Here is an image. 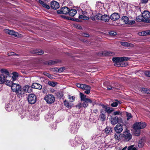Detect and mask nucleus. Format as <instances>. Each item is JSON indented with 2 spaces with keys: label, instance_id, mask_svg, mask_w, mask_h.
<instances>
[{
  "label": "nucleus",
  "instance_id": "nucleus-49",
  "mask_svg": "<svg viewBox=\"0 0 150 150\" xmlns=\"http://www.w3.org/2000/svg\"><path fill=\"white\" fill-rule=\"evenodd\" d=\"M120 67H123L126 66L128 64L127 63L122 62L120 63Z\"/></svg>",
  "mask_w": 150,
  "mask_h": 150
},
{
  "label": "nucleus",
  "instance_id": "nucleus-23",
  "mask_svg": "<svg viewBox=\"0 0 150 150\" xmlns=\"http://www.w3.org/2000/svg\"><path fill=\"white\" fill-rule=\"evenodd\" d=\"M32 88L38 89H41L42 88V86L40 84L37 83H34L32 84L31 86Z\"/></svg>",
  "mask_w": 150,
  "mask_h": 150
},
{
  "label": "nucleus",
  "instance_id": "nucleus-1",
  "mask_svg": "<svg viewBox=\"0 0 150 150\" xmlns=\"http://www.w3.org/2000/svg\"><path fill=\"white\" fill-rule=\"evenodd\" d=\"M80 96L81 103H79L77 106L80 108L81 107L86 108L88 105V103H92L93 104L95 103L94 100L86 98V96L82 93H80Z\"/></svg>",
  "mask_w": 150,
  "mask_h": 150
},
{
  "label": "nucleus",
  "instance_id": "nucleus-48",
  "mask_svg": "<svg viewBox=\"0 0 150 150\" xmlns=\"http://www.w3.org/2000/svg\"><path fill=\"white\" fill-rule=\"evenodd\" d=\"M118 105V102L116 101L113 102L111 105V106L113 107H116Z\"/></svg>",
  "mask_w": 150,
  "mask_h": 150
},
{
  "label": "nucleus",
  "instance_id": "nucleus-24",
  "mask_svg": "<svg viewBox=\"0 0 150 150\" xmlns=\"http://www.w3.org/2000/svg\"><path fill=\"white\" fill-rule=\"evenodd\" d=\"M11 78H7L6 77L5 81V84L8 86H11L12 84L13 83H12L13 81H11Z\"/></svg>",
  "mask_w": 150,
  "mask_h": 150
},
{
  "label": "nucleus",
  "instance_id": "nucleus-16",
  "mask_svg": "<svg viewBox=\"0 0 150 150\" xmlns=\"http://www.w3.org/2000/svg\"><path fill=\"white\" fill-rule=\"evenodd\" d=\"M100 114L99 115L100 119L102 121H104L106 118V116L105 115V112L103 109H101L100 111Z\"/></svg>",
  "mask_w": 150,
  "mask_h": 150
},
{
  "label": "nucleus",
  "instance_id": "nucleus-26",
  "mask_svg": "<svg viewBox=\"0 0 150 150\" xmlns=\"http://www.w3.org/2000/svg\"><path fill=\"white\" fill-rule=\"evenodd\" d=\"M77 13V11L76 10L74 9H71L69 10V12L68 13L69 15L71 16H74Z\"/></svg>",
  "mask_w": 150,
  "mask_h": 150
},
{
  "label": "nucleus",
  "instance_id": "nucleus-32",
  "mask_svg": "<svg viewBox=\"0 0 150 150\" xmlns=\"http://www.w3.org/2000/svg\"><path fill=\"white\" fill-rule=\"evenodd\" d=\"M144 139H141L139 140V142L138 143V146L139 148H142V147L144 144Z\"/></svg>",
  "mask_w": 150,
  "mask_h": 150
},
{
  "label": "nucleus",
  "instance_id": "nucleus-44",
  "mask_svg": "<svg viewBox=\"0 0 150 150\" xmlns=\"http://www.w3.org/2000/svg\"><path fill=\"white\" fill-rule=\"evenodd\" d=\"M103 6V5L102 3L100 2H98L97 3L96 7L97 9H98L100 8V7H102Z\"/></svg>",
  "mask_w": 150,
  "mask_h": 150
},
{
  "label": "nucleus",
  "instance_id": "nucleus-14",
  "mask_svg": "<svg viewBox=\"0 0 150 150\" xmlns=\"http://www.w3.org/2000/svg\"><path fill=\"white\" fill-rule=\"evenodd\" d=\"M123 125L120 124L118 123L115 126V131L116 132L120 133L123 130Z\"/></svg>",
  "mask_w": 150,
  "mask_h": 150
},
{
  "label": "nucleus",
  "instance_id": "nucleus-41",
  "mask_svg": "<svg viewBox=\"0 0 150 150\" xmlns=\"http://www.w3.org/2000/svg\"><path fill=\"white\" fill-rule=\"evenodd\" d=\"M68 98L69 99L70 101L72 102H73L75 98V97L73 96L70 95H68Z\"/></svg>",
  "mask_w": 150,
  "mask_h": 150
},
{
  "label": "nucleus",
  "instance_id": "nucleus-52",
  "mask_svg": "<svg viewBox=\"0 0 150 150\" xmlns=\"http://www.w3.org/2000/svg\"><path fill=\"white\" fill-rule=\"evenodd\" d=\"M107 89L108 90H112L114 91H115L116 89L114 87L109 86L107 88Z\"/></svg>",
  "mask_w": 150,
  "mask_h": 150
},
{
  "label": "nucleus",
  "instance_id": "nucleus-61",
  "mask_svg": "<svg viewBox=\"0 0 150 150\" xmlns=\"http://www.w3.org/2000/svg\"><path fill=\"white\" fill-rule=\"evenodd\" d=\"M118 134H115V138L116 139L119 140V138L118 136Z\"/></svg>",
  "mask_w": 150,
  "mask_h": 150
},
{
  "label": "nucleus",
  "instance_id": "nucleus-15",
  "mask_svg": "<svg viewBox=\"0 0 150 150\" xmlns=\"http://www.w3.org/2000/svg\"><path fill=\"white\" fill-rule=\"evenodd\" d=\"M120 17V16L119 14L117 13H112L110 17V18L112 20L115 21L118 19Z\"/></svg>",
  "mask_w": 150,
  "mask_h": 150
},
{
  "label": "nucleus",
  "instance_id": "nucleus-20",
  "mask_svg": "<svg viewBox=\"0 0 150 150\" xmlns=\"http://www.w3.org/2000/svg\"><path fill=\"white\" fill-rule=\"evenodd\" d=\"M32 87L30 86L26 85L23 87V90L25 92L30 93L32 91Z\"/></svg>",
  "mask_w": 150,
  "mask_h": 150
},
{
  "label": "nucleus",
  "instance_id": "nucleus-31",
  "mask_svg": "<svg viewBox=\"0 0 150 150\" xmlns=\"http://www.w3.org/2000/svg\"><path fill=\"white\" fill-rule=\"evenodd\" d=\"M18 74L16 72H13V76L12 77H11V78L13 79V81H14L18 77Z\"/></svg>",
  "mask_w": 150,
  "mask_h": 150
},
{
  "label": "nucleus",
  "instance_id": "nucleus-22",
  "mask_svg": "<svg viewBox=\"0 0 150 150\" xmlns=\"http://www.w3.org/2000/svg\"><path fill=\"white\" fill-rule=\"evenodd\" d=\"M1 72L2 74H5L7 78H11L9 74L8 71L6 69H3L1 70Z\"/></svg>",
  "mask_w": 150,
  "mask_h": 150
},
{
  "label": "nucleus",
  "instance_id": "nucleus-60",
  "mask_svg": "<svg viewBox=\"0 0 150 150\" xmlns=\"http://www.w3.org/2000/svg\"><path fill=\"white\" fill-rule=\"evenodd\" d=\"M102 107L104 109H105V111L106 110V109L108 107L106 105H102Z\"/></svg>",
  "mask_w": 150,
  "mask_h": 150
},
{
  "label": "nucleus",
  "instance_id": "nucleus-47",
  "mask_svg": "<svg viewBox=\"0 0 150 150\" xmlns=\"http://www.w3.org/2000/svg\"><path fill=\"white\" fill-rule=\"evenodd\" d=\"M88 147V146H87L86 143L84 144L81 146V149L82 150H84Z\"/></svg>",
  "mask_w": 150,
  "mask_h": 150
},
{
  "label": "nucleus",
  "instance_id": "nucleus-34",
  "mask_svg": "<svg viewBox=\"0 0 150 150\" xmlns=\"http://www.w3.org/2000/svg\"><path fill=\"white\" fill-rule=\"evenodd\" d=\"M79 19H83L85 20H88L89 19V17L84 16L83 15H79Z\"/></svg>",
  "mask_w": 150,
  "mask_h": 150
},
{
  "label": "nucleus",
  "instance_id": "nucleus-33",
  "mask_svg": "<svg viewBox=\"0 0 150 150\" xmlns=\"http://www.w3.org/2000/svg\"><path fill=\"white\" fill-rule=\"evenodd\" d=\"M113 54V53L111 52L107 51H104L103 54V55L105 56H111Z\"/></svg>",
  "mask_w": 150,
  "mask_h": 150
},
{
  "label": "nucleus",
  "instance_id": "nucleus-25",
  "mask_svg": "<svg viewBox=\"0 0 150 150\" xmlns=\"http://www.w3.org/2000/svg\"><path fill=\"white\" fill-rule=\"evenodd\" d=\"M5 109L7 111L10 112L13 110V107L11 104L8 103L6 105Z\"/></svg>",
  "mask_w": 150,
  "mask_h": 150
},
{
  "label": "nucleus",
  "instance_id": "nucleus-43",
  "mask_svg": "<svg viewBox=\"0 0 150 150\" xmlns=\"http://www.w3.org/2000/svg\"><path fill=\"white\" fill-rule=\"evenodd\" d=\"M134 134L136 136H138L140 134V129H137L136 130L134 129Z\"/></svg>",
  "mask_w": 150,
  "mask_h": 150
},
{
  "label": "nucleus",
  "instance_id": "nucleus-7",
  "mask_svg": "<svg viewBox=\"0 0 150 150\" xmlns=\"http://www.w3.org/2000/svg\"><path fill=\"white\" fill-rule=\"evenodd\" d=\"M75 143H73L74 142L73 141L71 140L70 141V142L72 146H75L77 144L82 143L83 142V139L81 137L77 136L75 138Z\"/></svg>",
  "mask_w": 150,
  "mask_h": 150
},
{
  "label": "nucleus",
  "instance_id": "nucleus-28",
  "mask_svg": "<svg viewBox=\"0 0 150 150\" xmlns=\"http://www.w3.org/2000/svg\"><path fill=\"white\" fill-rule=\"evenodd\" d=\"M6 76L4 74L0 75V84H1L5 82Z\"/></svg>",
  "mask_w": 150,
  "mask_h": 150
},
{
  "label": "nucleus",
  "instance_id": "nucleus-63",
  "mask_svg": "<svg viewBox=\"0 0 150 150\" xmlns=\"http://www.w3.org/2000/svg\"><path fill=\"white\" fill-rule=\"evenodd\" d=\"M11 56H14V55H16L18 56V55L17 54H16L14 52H11Z\"/></svg>",
  "mask_w": 150,
  "mask_h": 150
},
{
  "label": "nucleus",
  "instance_id": "nucleus-18",
  "mask_svg": "<svg viewBox=\"0 0 150 150\" xmlns=\"http://www.w3.org/2000/svg\"><path fill=\"white\" fill-rule=\"evenodd\" d=\"M124 137L126 141L130 140L132 138V135L127 132H125L124 134Z\"/></svg>",
  "mask_w": 150,
  "mask_h": 150
},
{
  "label": "nucleus",
  "instance_id": "nucleus-6",
  "mask_svg": "<svg viewBox=\"0 0 150 150\" xmlns=\"http://www.w3.org/2000/svg\"><path fill=\"white\" fill-rule=\"evenodd\" d=\"M28 100L30 103L34 104L36 101V97L34 94H30L28 96Z\"/></svg>",
  "mask_w": 150,
  "mask_h": 150
},
{
  "label": "nucleus",
  "instance_id": "nucleus-46",
  "mask_svg": "<svg viewBox=\"0 0 150 150\" xmlns=\"http://www.w3.org/2000/svg\"><path fill=\"white\" fill-rule=\"evenodd\" d=\"M126 115L127 116V119L128 120L129 119L131 118L132 117V115L130 113L127 112Z\"/></svg>",
  "mask_w": 150,
  "mask_h": 150
},
{
  "label": "nucleus",
  "instance_id": "nucleus-13",
  "mask_svg": "<svg viewBox=\"0 0 150 150\" xmlns=\"http://www.w3.org/2000/svg\"><path fill=\"white\" fill-rule=\"evenodd\" d=\"M142 16L144 21H147V20L150 17V13L148 11H144L142 13Z\"/></svg>",
  "mask_w": 150,
  "mask_h": 150
},
{
  "label": "nucleus",
  "instance_id": "nucleus-64",
  "mask_svg": "<svg viewBox=\"0 0 150 150\" xmlns=\"http://www.w3.org/2000/svg\"><path fill=\"white\" fill-rule=\"evenodd\" d=\"M72 129V131L74 133H76L77 132V129L76 128H75V130H74V131H73V129Z\"/></svg>",
  "mask_w": 150,
  "mask_h": 150
},
{
  "label": "nucleus",
  "instance_id": "nucleus-36",
  "mask_svg": "<svg viewBox=\"0 0 150 150\" xmlns=\"http://www.w3.org/2000/svg\"><path fill=\"white\" fill-rule=\"evenodd\" d=\"M142 92L147 94H150V90L146 88H142L141 89Z\"/></svg>",
  "mask_w": 150,
  "mask_h": 150
},
{
  "label": "nucleus",
  "instance_id": "nucleus-30",
  "mask_svg": "<svg viewBox=\"0 0 150 150\" xmlns=\"http://www.w3.org/2000/svg\"><path fill=\"white\" fill-rule=\"evenodd\" d=\"M112 129L109 127H107L105 129L104 132L107 134H110L112 132Z\"/></svg>",
  "mask_w": 150,
  "mask_h": 150
},
{
  "label": "nucleus",
  "instance_id": "nucleus-12",
  "mask_svg": "<svg viewBox=\"0 0 150 150\" xmlns=\"http://www.w3.org/2000/svg\"><path fill=\"white\" fill-rule=\"evenodd\" d=\"M113 61L115 62L114 64V65L118 67H120V62H121L120 57H115L112 59Z\"/></svg>",
  "mask_w": 150,
  "mask_h": 150
},
{
  "label": "nucleus",
  "instance_id": "nucleus-37",
  "mask_svg": "<svg viewBox=\"0 0 150 150\" xmlns=\"http://www.w3.org/2000/svg\"><path fill=\"white\" fill-rule=\"evenodd\" d=\"M49 85L52 87L55 86L57 84V83L54 81H49L48 83Z\"/></svg>",
  "mask_w": 150,
  "mask_h": 150
},
{
  "label": "nucleus",
  "instance_id": "nucleus-38",
  "mask_svg": "<svg viewBox=\"0 0 150 150\" xmlns=\"http://www.w3.org/2000/svg\"><path fill=\"white\" fill-rule=\"evenodd\" d=\"M113 111V108H110L109 107H108L106 109V110L105 111V113L107 112V113L110 114Z\"/></svg>",
  "mask_w": 150,
  "mask_h": 150
},
{
  "label": "nucleus",
  "instance_id": "nucleus-45",
  "mask_svg": "<svg viewBox=\"0 0 150 150\" xmlns=\"http://www.w3.org/2000/svg\"><path fill=\"white\" fill-rule=\"evenodd\" d=\"M43 74L44 75L47 76L50 79H51L53 78L52 75L47 72H45L43 73Z\"/></svg>",
  "mask_w": 150,
  "mask_h": 150
},
{
  "label": "nucleus",
  "instance_id": "nucleus-9",
  "mask_svg": "<svg viewBox=\"0 0 150 150\" xmlns=\"http://www.w3.org/2000/svg\"><path fill=\"white\" fill-rule=\"evenodd\" d=\"M12 91L17 93L21 88V86L18 84L13 83L11 86Z\"/></svg>",
  "mask_w": 150,
  "mask_h": 150
},
{
  "label": "nucleus",
  "instance_id": "nucleus-19",
  "mask_svg": "<svg viewBox=\"0 0 150 150\" xmlns=\"http://www.w3.org/2000/svg\"><path fill=\"white\" fill-rule=\"evenodd\" d=\"M25 91L21 88L16 93L18 97L19 98H22L24 96Z\"/></svg>",
  "mask_w": 150,
  "mask_h": 150
},
{
  "label": "nucleus",
  "instance_id": "nucleus-50",
  "mask_svg": "<svg viewBox=\"0 0 150 150\" xmlns=\"http://www.w3.org/2000/svg\"><path fill=\"white\" fill-rule=\"evenodd\" d=\"M134 145L129 146L128 148V150H137L136 149L135 147H133Z\"/></svg>",
  "mask_w": 150,
  "mask_h": 150
},
{
  "label": "nucleus",
  "instance_id": "nucleus-8",
  "mask_svg": "<svg viewBox=\"0 0 150 150\" xmlns=\"http://www.w3.org/2000/svg\"><path fill=\"white\" fill-rule=\"evenodd\" d=\"M122 20L125 23V24H127L129 25H132L135 24V22L134 20H129L128 18L125 16H123L122 17Z\"/></svg>",
  "mask_w": 150,
  "mask_h": 150
},
{
  "label": "nucleus",
  "instance_id": "nucleus-62",
  "mask_svg": "<svg viewBox=\"0 0 150 150\" xmlns=\"http://www.w3.org/2000/svg\"><path fill=\"white\" fill-rule=\"evenodd\" d=\"M148 0H141V1L142 3H146Z\"/></svg>",
  "mask_w": 150,
  "mask_h": 150
},
{
  "label": "nucleus",
  "instance_id": "nucleus-42",
  "mask_svg": "<svg viewBox=\"0 0 150 150\" xmlns=\"http://www.w3.org/2000/svg\"><path fill=\"white\" fill-rule=\"evenodd\" d=\"M120 44L125 47H128L130 46L129 43L126 42H121Z\"/></svg>",
  "mask_w": 150,
  "mask_h": 150
},
{
  "label": "nucleus",
  "instance_id": "nucleus-40",
  "mask_svg": "<svg viewBox=\"0 0 150 150\" xmlns=\"http://www.w3.org/2000/svg\"><path fill=\"white\" fill-rule=\"evenodd\" d=\"M137 21L138 22H141L142 21H144V18H143L142 17V16H139L137 18Z\"/></svg>",
  "mask_w": 150,
  "mask_h": 150
},
{
  "label": "nucleus",
  "instance_id": "nucleus-21",
  "mask_svg": "<svg viewBox=\"0 0 150 150\" xmlns=\"http://www.w3.org/2000/svg\"><path fill=\"white\" fill-rule=\"evenodd\" d=\"M110 121L111 123L114 125L119 122V118L116 116L114 117L113 118L112 117L110 119Z\"/></svg>",
  "mask_w": 150,
  "mask_h": 150
},
{
  "label": "nucleus",
  "instance_id": "nucleus-56",
  "mask_svg": "<svg viewBox=\"0 0 150 150\" xmlns=\"http://www.w3.org/2000/svg\"><path fill=\"white\" fill-rule=\"evenodd\" d=\"M55 63V62L52 60H50L49 61L48 64L49 65H52L54 64Z\"/></svg>",
  "mask_w": 150,
  "mask_h": 150
},
{
  "label": "nucleus",
  "instance_id": "nucleus-5",
  "mask_svg": "<svg viewBox=\"0 0 150 150\" xmlns=\"http://www.w3.org/2000/svg\"><path fill=\"white\" fill-rule=\"evenodd\" d=\"M44 99L48 103L51 104L54 102L55 98L53 95L48 94L45 96Z\"/></svg>",
  "mask_w": 150,
  "mask_h": 150
},
{
  "label": "nucleus",
  "instance_id": "nucleus-29",
  "mask_svg": "<svg viewBox=\"0 0 150 150\" xmlns=\"http://www.w3.org/2000/svg\"><path fill=\"white\" fill-rule=\"evenodd\" d=\"M64 105L67 108H71L73 106V104L69 103L68 101L65 100L64 101Z\"/></svg>",
  "mask_w": 150,
  "mask_h": 150
},
{
  "label": "nucleus",
  "instance_id": "nucleus-54",
  "mask_svg": "<svg viewBox=\"0 0 150 150\" xmlns=\"http://www.w3.org/2000/svg\"><path fill=\"white\" fill-rule=\"evenodd\" d=\"M35 53L37 55H41L43 53V52L41 50L40 51L36 52Z\"/></svg>",
  "mask_w": 150,
  "mask_h": 150
},
{
  "label": "nucleus",
  "instance_id": "nucleus-51",
  "mask_svg": "<svg viewBox=\"0 0 150 150\" xmlns=\"http://www.w3.org/2000/svg\"><path fill=\"white\" fill-rule=\"evenodd\" d=\"M109 34L110 35L115 36L117 35L116 32L113 31H111L109 33Z\"/></svg>",
  "mask_w": 150,
  "mask_h": 150
},
{
  "label": "nucleus",
  "instance_id": "nucleus-2",
  "mask_svg": "<svg viewBox=\"0 0 150 150\" xmlns=\"http://www.w3.org/2000/svg\"><path fill=\"white\" fill-rule=\"evenodd\" d=\"M96 19L97 20H100L105 22H108L110 19V17L107 14L102 15L100 13H98L96 15Z\"/></svg>",
  "mask_w": 150,
  "mask_h": 150
},
{
  "label": "nucleus",
  "instance_id": "nucleus-27",
  "mask_svg": "<svg viewBox=\"0 0 150 150\" xmlns=\"http://www.w3.org/2000/svg\"><path fill=\"white\" fill-rule=\"evenodd\" d=\"M38 2L43 7L47 9H49L50 8V6L45 3L43 1L41 0H39L38 1Z\"/></svg>",
  "mask_w": 150,
  "mask_h": 150
},
{
  "label": "nucleus",
  "instance_id": "nucleus-4",
  "mask_svg": "<svg viewBox=\"0 0 150 150\" xmlns=\"http://www.w3.org/2000/svg\"><path fill=\"white\" fill-rule=\"evenodd\" d=\"M146 125V123L142 122H137L135 123L133 126L134 129H141L145 128Z\"/></svg>",
  "mask_w": 150,
  "mask_h": 150
},
{
  "label": "nucleus",
  "instance_id": "nucleus-39",
  "mask_svg": "<svg viewBox=\"0 0 150 150\" xmlns=\"http://www.w3.org/2000/svg\"><path fill=\"white\" fill-rule=\"evenodd\" d=\"M121 62L126 61L130 59V58L128 57H120Z\"/></svg>",
  "mask_w": 150,
  "mask_h": 150
},
{
  "label": "nucleus",
  "instance_id": "nucleus-35",
  "mask_svg": "<svg viewBox=\"0 0 150 150\" xmlns=\"http://www.w3.org/2000/svg\"><path fill=\"white\" fill-rule=\"evenodd\" d=\"M65 69L64 67H61L59 68H55L54 69V70L55 71L57 72H61L64 71Z\"/></svg>",
  "mask_w": 150,
  "mask_h": 150
},
{
  "label": "nucleus",
  "instance_id": "nucleus-57",
  "mask_svg": "<svg viewBox=\"0 0 150 150\" xmlns=\"http://www.w3.org/2000/svg\"><path fill=\"white\" fill-rule=\"evenodd\" d=\"M19 115H20V116L22 118L24 117L25 116V112H24L22 114H20Z\"/></svg>",
  "mask_w": 150,
  "mask_h": 150
},
{
  "label": "nucleus",
  "instance_id": "nucleus-59",
  "mask_svg": "<svg viewBox=\"0 0 150 150\" xmlns=\"http://www.w3.org/2000/svg\"><path fill=\"white\" fill-rule=\"evenodd\" d=\"M138 34L140 35H145V32H142L139 33Z\"/></svg>",
  "mask_w": 150,
  "mask_h": 150
},
{
  "label": "nucleus",
  "instance_id": "nucleus-10",
  "mask_svg": "<svg viewBox=\"0 0 150 150\" xmlns=\"http://www.w3.org/2000/svg\"><path fill=\"white\" fill-rule=\"evenodd\" d=\"M4 31L5 33L10 35H13L16 37L20 36V34L18 32H15L13 30L8 29H5L4 30Z\"/></svg>",
  "mask_w": 150,
  "mask_h": 150
},
{
  "label": "nucleus",
  "instance_id": "nucleus-58",
  "mask_svg": "<svg viewBox=\"0 0 150 150\" xmlns=\"http://www.w3.org/2000/svg\"><path fill=\"white\" fill-rule=\"evenodd\" d=\"M91 18L92 20L95 21L96 19V16H91Z\"/></svg>",
  "mask_w": 150,
  "mask_h": 150
},
{
  "label": "nucleus",
  "instance_id": "nucleus-17",
  "mask_svg": "<svg viewBox=\"0 0 150 150\" xmlns=\"http://www.w3.org/2000/svg\"><path fill=\"white\" fill-rule=\"evenodd\" d=\"M51 5V8L55 10L58 9L59 6V3L55 1H52Z\"/></svg>",
  "mask_w": 150,
  "mask_h": 150
},
{
  "label": "nucleus",
  "instance_id": "nucleus-53",
  "mask_svg": "<svg viewBox=\"0 0 150 150\" xmlns=\"http://www.w3.org/2000/svg\"><path fill=\"white\" fill-rule=\"evenodd\" d=\"M114 115H121L122 112H120V111H117L114 112H113Z\"/></svg>",
  "mask_w": 150,
  "mask_h": 150
},
{
  "label": "nucleus",
  "instance_id": "nucleus-3",
  "mask_svg": "<svg viewBox=\"0 0 150 150\" xmlns=\"http://www.w3.org/2000/svg\"><path fill=\"white\" fill-rule=\"evenodd\" d=\"M76 86L78 88H80L83 90H85V93L87 94H88L90 92L91 88L90 86L86 84L81 83H76Z\"/></svg>",
  "mask_w": 150,
  "mask_h": 150
},
{
  "label": "nucleus",
  "instance_id": "nucleus-11",
  "mask_svg": "<svg viewBox=\"0 0 150 150\" xmlns=\"http://www.w3.org/2000/svg\"><path fill=\"white\" fill-rule=\"evenodd\" d=\"M69 8L66 6H64L60 10H58L57 11V13L59 14H68L69 12Z\"/></svg>",
  "mask_w": 150,
  "mask_h": 150
},
{
  "label": "nucleus",
  "instance_id": "nucleus-55",
  "mask_svg": "<svg viewBox=\"0 0 150 150\" xmlns=\"http://www.w3.org/2000/svg\"><path fill=\"white\" fill-rule=\"evenodd\" d=\"M145 74L146 76L150 77V71H146Z\"/></svg>",
  "mask_w": 150,
  "mask_h": 150
}]
</instances>
